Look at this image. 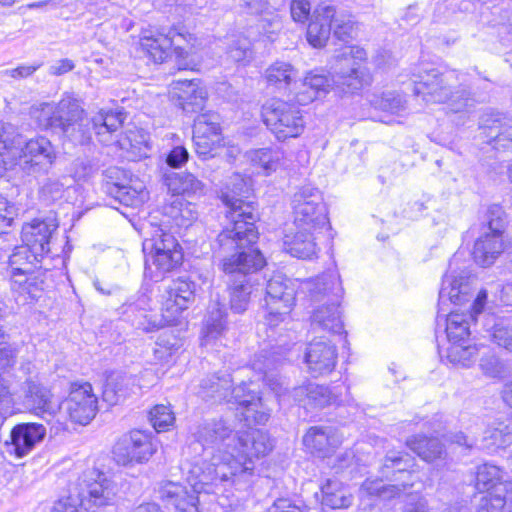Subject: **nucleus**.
<instances>
[{"label": "nucleus", "instance_id": "obj_38", "mask_svg": "<svg viewBox=\"0 0 512 512\" xmlns=\"http://www.w3.org/2000/svg\"><path fill=\"white\" fill-rule=\"evenodd\" d=\"M477 512H512V480L494 486L479 503Z\"/></svg>", "mask_w": 512, "mask_h": 512}, {"label": "nucleus", "instance_id": "obj_59", "mask_svg": "<svg viewBox=\"0 0 512 512\" xmlns=\"http://www.w3.org/2000/svg\"><path fill=\"white\" fill-rule=\"evenodd\" d=\"M479 128H512V123L506 115L491 111L482 116Z\"/></svg>", "mask_w": 512, "mask_h": 512}, {"label": "nucleus", "instance_id": "obj_25", "mask_svg": "<svg viewBox=\"0 0 512 512\" xmlns=\"http://www.w3.org/2000/svg\"><path fill=\"white\" fill-rule=\"evenodd\" d=\"M343 435L333 427L313 426L303 437V444L310 453L325 458L341 445Z\"/></svg>", "mask_w": 512, "mask_h": 512}, {"label": "nucleus", "instance_id": "obj_1", "mask_svg": "<svg viewBox=\"0 0 512 512\" xmlns=\"http://www.w3.org/2000/svg\"><path fill=\"white\" fill-rule=\"evenodd\" d=\"M191 435V449L196 453L187 467V482L191 492L179 482L163 480L158 483V498L174 512H202L199 494L215 493L213 486L226 483L228 475L246 479L251 474V462L244 466L231 462L238 451L239 431L226 419L205 420L197 424Z\"/></svg>", "mask_w": 512, "mask_h": 512}, {"label": "nucleus", "instance_id": "obj_54", "mask_svg": "<svg viewBox=\"0 0 512 512\" xmlns=\"http://www.w3.org/2000/svg\"><path fill=\"white\" fill-rule=\"evenodd\" d=\"M127 114L123 108L101 109L92 117L93 128H120L124 125Z\"/></svg>", "mask_w": 512, "mask_h": 512}, {"label": "nucleus", "instance_id": "obj_62", "mask_svg": "<svg viewBox=\"0 0 512 512\" xmlns=\"http://www.w3.org/2000/svg\"><path fill=\"white\" fill-rule=\"evenodd\" d=\"M16 215V208L5 197L0 195V234L10 226Z\"/></svg>", "mask_w": 512, "mask_h": 512}, {"label": "nucleus", "instance_id": "obj_28", "mask_svg": "<svg viewBox=\"0 0 512 512\" xmlns=\"http://www.w3.org/2000/svg\"><path fill=\"white\" fill-rule=\"evenodd\" d=\"M289 104L280 99H271L262 106L261 116L267 127L283 126L284 128H304L301 116H297Z\"/></svg>", "mask_w": 512, "mask_h": 512}, {"label": "nucleus", "instance_id": "obj_15", "mask_svg": "<svg viewBox=\"0 0 512 512\" xmlns=\"http://www.w3.org/2000/svg\"><path fill=\"white\" fill-rule=\"evenodd\" d=\"M266 324L276 327L290 314L295 302V289L290 279L275 275L266 286Z\"/></svg>", "mask_w": 512, "mask_h": 512}, {"label": "nucleus", "instance_id": "obj_33", "mask_svg": "<svg viewBox=\"0 0 512 512\" xmlns=\"http://www.w3.org/2000/svg\"><path fill=\"white\" fill-rule=\"evenodd\" d=\"M320 233L312 229H296L294 227L293 232L284 235V249L294 257L311 259L318 251L316 240Z\"/></svg>", "mask_w": 512, "mask_h": 512}, {"label": "nucleus", "instance_id": "obj_36", "mask_svg": "<svg viewBox=\"0 0 512 512\" xmlns=\"http://www.w3.org/2000/svg\"><path fill=\"white\" fill-rule=\"evenodd\" d=\"M475 320L473 315L458 311L451 312L446 318L438 315L436 332L440 327L444 326L449 344L452 342H465L470 335V324Z\"/></svg>", "mask_w": 512, "mask_h": 512}, {"label": "nucleus", "instance_id": "obj_31", "mask_svg": "<svg viewBox=\"0 0 512 512\" xmlns=\"http://www.w3.org/2000/svg\"><path fill=\"white\" fill-rule=\"evenodd\" d=\"M370 103L382 111L379 121L385 125L403 124V112L406 110V100L395 91H386L377 95L374 94Z\"/></svg>", "mask_w": 512, "mask_h": 512}, {"label": "nucleus", "instance_id": "obj_20", "mask_svg": "<svg viewBox=\"0 0 512 512\" xmlns=\"http://www.w3.org/2000/svg\"><path fill=\"white\" fill-rule=\"evenodd\" d=\"M456 262L454 257L449 264V271L444 275L439 291V302L444 304L451 302L462 304L469 299L471 292V276L465 269L457 272L453 266Z\"/></svg>", "mask_w": 512, "mask_h": 512}, {"label": "nucleus", "instance_id": "obj_42", "mask_svg": "<svg viewBox=\"0 0 512 512\" xmlns=\"http://www.w3.org/2000/svg\"><path fill=\"white\" fill-rule=\"evenodd\" d=\"M485 326L487 336L495 344L512 352V319L490 316Z\"/></svg>", "mask_w": 512, "mask_h": 512}, {"label": "nucleus", "instance_id": "obj_46", "mask_svg": "<svg viewBox=\"0 0 512 512\" xmlns=\"http://www.w3.org/2000/svg\"><path fill=\"white\" fill-rule=\"evenodd\" d=\"M147 298L144 295L139 296L135 301H128L120 307V313L132 322L139 329L149 331L151 329L150 322L146 325ZM156 327L155 324L152 328Z\"/></svg>", "mask_w": 512, "mask_h": 512}, {"label": "nucleus", "instance_id": "obj_29", "mask_svg": "<svg viewBox=\"0 0 512 512\" xmlns=\"http://www.w3.org/2000/svg\"><path fill=\"white\" fill-rule=\"evenodd\" d=\"M335 16V7L332 5H319L315 8L312 19L307 28V41L314 48L326 45L331 31V21Z\"/></svg>", "mask_w": 512, "mask_h": 512}, {"label": "nucleus", "instance_id": "obj_3", "mask_svg": "<svg viewBox=\"0 0 512 512\" xmlns=\"http://www.w3.org/2000/svg\"><path fill=\"white\" fill-rule=\"evenodd\" d=\"M248 372H250L249 367H243L235 371L233 378L229 373L214 374L201 381L198 394L206 401H226L235 404L248 426L251 424L262 425L269 420L271 410L259 396L258 385L255 381L249 380L248 383L241 381L231 390L234 379H239L240 376H244Z\"/></svg>", "mask_w": 512, "mask_h": 512}, {"label": "nucleus", "instance_id": "obj_43", "mask_svg": "<svg viewBox=\"0 0 512 512\" xmlns=\"http://www.w3.org/2000/svg\"><path fill=\"white\" fill-rule=\"evenodd\" d=\"M120 145L133 160L148 157L151 150L150 137L145 130H127L125 138L120 140Z\"/></svg>", "mask_w": 512, "mask_h": 512}, {"label": "nucleus", "instance_id": "obj_53", "mask_svg": "<svg viewBox=\"0 0 512 512\" xmlns=\"http://www.w3.org/2000/svg\"><path fill=\"white\" fill-rule=\"evenodd\" d=\"M224 316V311L219 304H215V307L209 311V315L206 320V334L203 339V345H209L211 340L222 335L225 330Z\"/></svg>", "mask_w": 512, "mask_h": 512}, {"label": "nucleus", "instance_id": "obj_13", "mask_svg": "<svg viewBox=\"0 0 512 512\" xmlns=\"http://www.w3.org/2000/svg\"><path fill=\"white\" fill-rule=\"evenodd\" d=\"M98 411V399L90 383H72L68 397L58 404L57 421L62 414L81 425L88 424Z\"/></svg>", "mask_w": 512, "mask_h": 512}, {"label": "nucleus", "instance_id": "obj_23", "mask_svg": "<svg viewBox=\"0 0 512 512\" xmlns=\"http://www.w3.org/2000/svg\"><path fill=\"white\" fill-rule=\"evenodd\" d=\"M45 435L46 428L42 424H17L11 430L10 441L6 442L8 451L18 458L24 457L43 441Z\"/></svg>", "mask_w": 512, "mask_h": 512}, {"label": "nucleus", "instance_id": "obj_26", "mask_svg": "<svg viewBox=\"0 0 512 512\" xmlns=\"http://www.w3.org/2000/svg\"><path fill=\"white\" fill-rule=\"evenodd\" d=\"M54 219H34L22 227V241L32 247L36 255H47L50 252L52 234L57 230Z\"/></svg>", "mask_w": 512, "mask_h": 512}, {"label": "nucleus", "instance_id": "obj_32", "mask_svg": "<svg viewBox=\"0 0 512 512\" xmlns=\"http://www.w3.org/2000/svg\"><path fill=\"white\" fill-rule=\"evenodd\" d=\"M331 82H333L332 79L330 80L324 74L310 72L304 80L295 87L294 96L290 98L289 101L302 106L308 105L314 100L324 96L329 91ZM333 86L340 92L335 85Z\"/></svg>", "mask_w": 512, "mask_h": 512}, {"label": "nucleus", "instance_id": "obj_7", "mask_svg": "<svg viewBox=\"0 0 512 512\" xmlns=\"http://www.w3.org/2000/svg\"><path fill=\"white\" fill-rule=\"evenodd\" d=\"M165 184L172 193V200L164 206V213L177 222L188 226L197 218L196 212L179 196L199 197L204 193V184L190 172H171L165 175Z\"/></svg>", "mask_w": 512, "mask_h": 512}, {"label": "nucleus", "instance_id": "obj_4", "mask_svg": "<svg viewBox=\"0 0 512 512\" xmlns=\"http://www.w3.org/2000/svg\"><path fill=\"white\" fill-rule=\"evenodd\" d=\"M414 94L422 96L425 102L442 103L443 112L450 122L464 124L462 120L472 111L475 99L464 89L452 90L453 80L457 78L454 71L441 73L429 64H422L413 72Z\"/></svg>", "mask_w": 512, "mask_h": 512}, {"label": "nucleus", "instance_id": "obj_21", "mask_svg": "<svg viewBox=\"0 0 512 512\" xmlns=\"http://www.w3.org/2000/svg\"><path fill=\"white\" fill-rule=\"evenodd\" d=\"M22 152V168L28 174L47 172L55 159L51 142L44 137L27 141Z\"/></svg>", "mask_w": 512, "mask_h": 512}, {"label": "nucleus", "instance_id": "obj_60", "mask_svg": "<svg viewBox=\"0 0 512 512\" xmlns=\"http://www.w3.org/2000/svg\"><path fill=\"white\" fill-rule=\"evenodd\" d=\"M82 507L81 499L77 495H69L56 501L50 512H87Z\"/></svg>", "mask_w": 512, "mask_h": 512}, {"label": "nucleus", "instance_id": "obj_49", "mask_svg": "<svg viewBox=\"0 0 512 512\" xmlns=\"http://www.w3.org/2000/svg\"><path fill=\"white\" fill-rule=\"evenodd\" d=\"M252 165L261 169L264 175H270L276 171L280 164V155L271 149L263 148L249 152Z\"/></svg>", "mask_w": 512, "mask_h": 512}, {"label": "nucleus", "instance_id": "obj_27", "mask_svg": "<svg viewBox=\"0 0 512 512\" xmlns=\"http://www.w3.org/2000/svg\"><path fill=\"white\" fill-rule=\"evenodd\" d=\"M25 403L31 407L36 415L49 420L57 415L58 404L52 401V394L49 389L40 383L28 379L23 384Z\"/></svg>", "mask_w": 512, "mask_h": 512}, {"label": "nucleus", "instance_id": "obj_56", "mask_svg": "<svg viewBox=\"0 0 512 512\" xmlns=\"http://www.w3.org/2000/svg\"><path fill=\"white\" fill-rule=\"evenodd\" d=\"M149 421L157 432L165 431L175 422V416L169 405H155L149 412Z\"/></svg>", "mask_w": 512, "mask_h": 512}, {"label": "nucleus", "instance_id": "obj_22", "mask_svg": "<svg viewBox=\"0 0 512 512\" xmlns=\"http://www.w3.org/2000/svg\"><path fill=\"white\" fill-rule=\"evenodd\" d=\"M170 95L176 105L184 112L192 113L202 110L207 99V91L200 80L179 79L171 84Z\"/></svg>", "mask_w": 512, "mask_h": 512}, {"label": "nucleus", "instance_id": "obj_51", "mask_svg": "<svg viewBox=\"0 0 512 512\" xmlns=\"http://www.w3.org/2000/svg\"><path fill=\"white\" fill-rule=\"evenodd\" d=\"M331 404H340L337 393L329 387L309 382L307 407L323 408Z\"/></svg>", "mask_w": 512, "mask_h": 512}, {"label": "nucleus", "instance_id": "obj_35", "mask_svg": "<svg viewBox=\"0 0 512 512\" xmlns=\"http://www.w3.org/2000/svg\"><path fill=\"white\" fill-rule=\"evenodd\" d=\"M105 192L111 195L120 204L139 207L148 199V192L142 182L130 179L127 184L121 182H107Z\"/></svg>", "mask_w": 512, "mask_h": 512}, {"label": "nucleus", "instance_id": "obj_37", "mask_svg": "<svg viewBox=\"0 0 512 512\" xmlns=\"http://www.w3.org/2000/svg\"><path fill=\"white\" fill-rule=\"evenodd\" d=\"M135 384L136 379L134 376L112 372L107 376L104 385L103 400L111 406L117 405L133 392Z\"/></svg>", "mask_w": 512, "mask_h": 512}, {"label": "nucleus", "instance_id": "obj_57", "mask_svg": "<svg viewBox=\"0 0 512 512\" xmlns=\"http://www.w3.org/2000/svg\"><path fill=\"white\" fill-rule=\"evenodd\" d=\"M331 24L335 38L343 42H347L352 39L354 22L350 16L345 15L344 13H338L335 10V16L333 17Z\"/></svg>", "mask_w": 512, "mask_h": 512}, {"label": "nucleus", "instance_id": "obj_6", "mask_svg": "<svg viewBox=\"0 0 512 512\" xmlns=\"http://www.w3.org/2000/svg\"><path fill=\"white\" fill-rule=\"evenodd\" d=\"M366 58V51L358 46L346 47L334 56L330 75L341 93L353 94L371 83L369 71L360 65Z\"/></svg>", "mask_w": 512, "mask_h": 512}, {"label": "nucleus", "instance_id": "obj_16", "mask_svg": "<svg viewBox=\"0 0 512 512\" xmlns=\"http://www.w3.org/2000/svg\"><path fill=\"white\" fill-rule=\"evenodd\" d=\"M84 487L77 495L82 508L89 512L116 503L119 488L117 483L104 472L93 470L85 476Z\"/></svg>", "mask_w": 512, "mask_h": 512}, {"label": "nucleus", "instance_id": "obj_8", "mask_svg": "<svg viewBox=\"0 0 512 512\" xmlns=\"http://www.w3.org/2000/svg\"><path fill=\"white\" fill-rule=\"evenodd\" d=\"M187 37L191 38V35H186L175 27L169 29L162 27L156 34L152 31H145L140 38L139 45L154 63H162L169 56L171 48L174 47L178 69L187 70L191 66L186 61L188 53L182 46V43L187 41Z\"/></svg>", "mask_w": 512, "mask_h": 512}, {"label": "nucleus", "instance_id": "obj_61", "mask_svg": "<svg viewBox=\"0 0 512 512\" xmlns=\"http://www.w3.org/2000/svg\"><path fill=\"white\" fill-rule=\"evenodd\" d=\"M290 11L291 17L295 22L305 23L311 12L310 0H292Z\"/></svg>", "mask_w": 512, "mask_h": 512}, {"label": "nucleus", "instance_id": "obj_64", "mask_svg": "<svg viewBox=\"0 0 512 512\" xmlns=\"http://www.w3.org/2000/svg\"><path fill=\"white\" fill-rule=\"evenodd\" d=\"M407 500L403 512H429L428 503L419 493H406Z\"/></svg>", "mask_w": 512, "mask_h": 512}, {"label": "nucleus", "instance_id": "obj_58", "mask_svg": "<svg viewBox=\"0 0 512 512\" xmlns=\"http://www.w3.org/2000/svg\"><path fill=\"white\" fill-rule=\"evenodd\" d=\"M486 146H491L495 150L512 149V130H489L484 137Z\"/></svg>", "mask_w": 512, "mask_h": 512}, {"label": "nucleus", "instance_id": "obj_9", "mask_svg": "<svg viewBox=\"0 0 512 512\" xmlns=\"http://www.w3.org/2000/svg\"><path fill=\"white\" fill-rule=\"evenodd\" d=\"M292 209L296 229L323 232L329 228L327 209L317 188L310 185L299 188L293 195Z\"/></svg>", "mask_w": 512, "mask_h": 512}, {"label": "nucleus", "instance_id": "obj_55", "mask_svg": "<svg viewBox=\"0 0 512 512\" xmlns=\"http://www.w3.org/2000/svg\"><path fill=\"white\" fill-rule=\"evenodd\" d=\"M227 54L236 63H248L252 59L253 54L250 40L243 36L231 39L228 44Z\"/></svg>", "mask_w": 512, "mask_h": 512}, {"label": "nucleus", "instance_id": "obj_14", "mask_svg": "<svg viewBox=\"0 0 512 512\" xmlns=\"http://www.w3.org/2000/svg\"><path fill=\"white\" fill-rule=\"evenodd\" d=\"M240 441H237L238 451L231 459V462H238L239 465L244 466L246 462H251L252 470L249 477L242 479L237 475H228L226 483L233 485L247 484L252 481L254 477L255 463L254 458L265 456L272 449V442L267 433L260 429H249L245 432L239 431Z\"/></svg>", "mask_w": 512, "mask_h": 512}, {"label": "nucleus", "instance_id": "obj_24", "mask_svg": "<svg viewBox=\"0 0 512 512\" xmlns=\"http://www.w3.org/2000/svg\"><path fill=\"white\" fill-rule=\"evenodd\" d=\"M305 362L309 373L313 377L331 373L337 363V350L335 345L323 340L312 341L307 347Z\"/></svg>", "mask_w": 512, "mask_h": 512}, {"label": "nucleus", "instance_id": "obj_40", "mask_svg": "<svg viewBox=\"0 0 512 512\" xmlns=\"http://www.w3.org/2000/svg\"><path fill=\"white\" fill-rule=\"evenodd\" d=\"M44 258L43 255H36L32 247L25 243L16 246L8 258V270L22 273H32Z\"/></svg>", "mask_w": 512, "mask_h": 512}, {"label": "nucleus", "instance_id": "obj_19", "mask_svg": "<svg viewBox=\"0 0 512 512\" xmlns=\"http://www.w3.org/2000/svg\"><path fill=\"white\" fill-rule=\"evenodd\" d=\"M285 360V354L275 348L262 350L252 362L250 369L257 372L258 380H262L277 397H285L288 392L287 381L276 371Z\"/></svg>", "mask_w": 512, "mask_h": 512}, {"label": "nucleus", "instance_id": "obj_63", "mask_svg": "<svg viewBox=\"0 0 512 512\" xmlns=\"http://www.w3.org/2000/svg\"><path fill=\"white\" fill-rule=\"evenodd\" d=\"M5 338L4 336L3 339H0V372L13 366L17 355L16 349L7 343Z\"/></svg>", "mask_w": 512, "mask_h": 512}, {"label": "nucleus", "instance_id": "obj_48", "mask_svg": "<svg viewBox=\"0 0 512 512\" xmlns=\"http://www.w3.org/2000/svg\"><path fill=\"white\" fill-rule=\"evenodd\" d=\"M484 440L495 448H506L512 444V420L496 421L485 431Z\"/></svg>", "mask_w": 512, "mask_h": 512}, {"label": "nucleus", "instance_id": "obj_50", "mask_svg": "<svg viewBox=\"0 0 512 512\" xmlns=\"http://www.w3.org/2000/svg\"><path fill=\"white\" fill-rule=\"evenodd\" d=\"M295 76L296 70L286 62H275L265 72L267 82L279 88L288 86Z\"/></svg>", "mask_w": 512, "mask_h": 512}, {"label": "nucleus", "instance_id": "obj_30", "mask_svg": "<svg viewBox=\"0 0 512 512\" xmlns=\"http://www.w3.org/2000/svg\"><path fill=\"white\" fill-rule=\"evenodd\" d=\"M304 289L313 301H322L327 298L326 302H331L333 299H341L343 293L339 275L333 270L307 280L304 283Z\"/></svg>", "mask_w": 512, "mask_h": 512}, {"label": "nucleus", "instance_id": "obj_52", "mask_svg": "<svg viewBox=\"0 0 512 512\" xmlns=\"http://www.w3.org/2000/svg\"><path fill=\"white\" fill-rule=\"evenodd\" d=\"M479 367L484 375L490 378L500 377L504 372V364L495 351L487 347L480 348Z\"/></svg>", "mask_w": 512, "mask_h": 512}, {"label": "nucleus", "instance_id": "obj_10", "mask_svg": "<svg viewBox=\"0 0 512 512\" xmlns=\"http://www.w3.org/2000/svg\"><path fill=\"white\" fill-rule=\"evenodd\" d=\"M84 110L79 101L70 96L58 104L40 103L30 108V117L38 128H69L81 126Z\"/></svg>", "mask_w": 512, "mask_h": 512}, {"label": "nucleus", "instance_id": "obj_45", "mask_svg": "<svg viewBox=\"0 0 512 512\" xmlns=\"http://www.w3.org/2000/svg\"><path fill=\"white\" fill-rule=\"evenodd\" d=\"M505 472L499 467L491 463H484L477 467L475 487L481 493L491 492L494 486L504 483Z\"/></svg>", "mask_w": 512, "mask_h": 512}, {"label": "nucleus", "instance_id": "obj_41", "mask_svg": "<svg viewBox=\"0 0 512 512\" xmlns=\"http://www.w3.org/2000/svg\"><path fill=\"white\" fill-rule=\"evenodd\" d=\"M196 152L204 157H214L216 150L225 146L222 130H192Z\"/></svg>", "mask_w": 512, "mask_h": 512}, {"label": "nucleus", "instance_id": "obj_5", "mask_svg": "<svg viewBox=\"0 0 512 512\" xmlns=\"http://www.w3.org/2000/svg\"><path fill=\"white\" fill-rule=\"evenodd\" d=\"M414 459L407 453L389 451L387 452L381 473L383 477L391 475L397 484H384L380 479H366L360 488L362 501L364 497H378L382 500H390L398 497L414 485L415 475L410 471Z\"/></svg>", "mask_w": 512, "mask_h": 512}, {"label": "nucleus", "instance_id": "obj_18", "mask_svg": "<svg viewBox=\"0 0 512 512\" xmlns=\"http://www.w3.org/2000/svg\"><path fill=\"white\" fill-rule=\"evenodd\" d=\"M196 285L193 281L179 277L165 285L162 293V310L167 322L178 316L194 301Z\"/></svg>", "mask_w": 512, "mask_h": 512}, {"label": "nucleus", "instance_id": "obj_39", "mask_svg": "<svg viewBox=\"0 0 512 512\" xmlns=\"http://www.w3.org/2000/svg\"><path fill=\"white\" fill-rule=\"evenodd\" d=\"M406 444L421 459L429 463L444 460L447 456L444 445L436 437L428 438L424 435H417L408 439Z\"/></svg>", "mask_w": 512, "mask_h": 512}, {"label": "nucleus", "instance_id": "obj_17", "mask_svg": "<svg viewBox=\"0 0 512 512\" xmlns=\"http://www.w3.org/2000/svg\"><path fill=\"white\" fill-rule=\"evenodd\" d=\"M156 450L157 446L151 433L132 430L127 437L115 445L113 454L118 464L127 466L147 462Z\"/></svg>", "mask_w": 512, "mask_h": 512}, {"label": "nucleus", "instance_id": "obj_44", "mask_svg": "<svg viewBox=\"0 0 512 512\" xmlns=\"http://www.w3.org/2000/svg\"><path fill=\"white\" fill-rule=\"evenodd\" d=\"M321 491L323 494L322 504L332 509L347 508L352 503L351 495L337 480L328 479L322 485Z\"/></svg>", "mask_w": 512, "mask_h": 512}, {"label": "nucleus", "instance_id": "obj_47", "mask_svg": "<svg viewBox=\"0 0 512 512\" xmlns=\"http://www.w3.org/2000/svg\"><path fill=\"white\" fill-rule=\"evenodd\" d=\"M480 353L477 345H465V342H452L447 348V359L450 363L463 368L470 367Z\"/></svg>", "mask_w": 512, "mask_h": 512}, {"label": "nucleus", "instance_id": "obj_2", "mask_svg": "<svg viewBox=\"0 0 512 512\" xmlns=\"http://www.w3.org/2000/svg\"><path fill=\"white\" fill-rule=\"evenodd\" d=\"M232 185L231 190L221 192L228 223L218 234L212 249L228 277L231 310L242 313L248 308L254 286L258 284V272L266 262L262 253L253 247L258 239L255 226L258 214L253 202L243 200L245 181L235 175Z\"/></svg>", "mask_w": 512, "mask_h": 512}, {"label": "nucleus", "instance_id": "obj_12", "mask_svg": "<svg viewBox=\"0 0 512 512\" xmlns=\"http://www.w3.org/2000/svg\"><path fill=\"white\" fill-rule=\"evenodd\" d=\"M504 212L498 206L488 210V225L485 232L480 236L473 249V257L477 264L488 267L492 265L497 257L503 252L504 243L502 234L505 229L506 220Z\"/></svg>", "mask_w": 512, "mask_h": 512}, {"label": "nucleus", "instance_id": "obj_11", "mask_svg": "<svg viewBox=\"0 0 512 512\" xmlns=\"http://www.w3.org/2000/svg\"><path fill=\"white\" fill-rule=\"evenodd\" d=\"M182 260V249L175 237L162 232L151 243V251L145 260V275L159 281L166 273L179 267Z\"/></svg>", "mask_w": 512, "mask_h": 512}, {"label": "nucleus", "instance_id": "obj_34", "mask_svg": "<svg viewBox=\"0 0 512 512\" xmlns=\"http://www.w3.org/2000/svg\"><path fill=\"white\" fill-rule=\"evenodd\" d=\"M311 325L315 330L326 331L331 334L344 332L340 299H333L318 306L312 313Z\"/></svg>", "mask_w": 512, "mask_h": 512}]
</instances>
